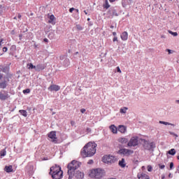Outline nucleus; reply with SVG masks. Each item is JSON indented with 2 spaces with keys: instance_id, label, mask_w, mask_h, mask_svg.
Listing matches in <instances>:
<instances>
[{
  "instance_id": "obj_20",
  "label": "nucleus",
  "mask_w": 179,
  "mask_h": 179,
  "mask_svg": "<svg viewBox=\"0 0 179 179\" xmlns=\"http://www.w3.org/2000/svg\"><path fill=\"white\" fill-rule=\"evenodd\" d=\"M6 86H8V82L6 80H3L2 82H0V88L5 89L6 88Z\"/></svg>"
},
{
  "instance_id": "obj_36",
  "label": "nucleus",
  "mask_w": 179,
  "mask_h": 179,
  "mask_svg": "<svg viewBox=\"0 0 179 179\" xmlns=\"http://www.w3.org/2000/svg\"><path fill=\"white\" fill-rule=\"evenodd\" d=\"M94 164V161L92 159L88 160L87 164L88 165H92Z\"/></svg>"
},
{
  "instance_id": "obj_48",
  "label": "nucleus",
  "mask_w": 179,
  "mask_h": 179,
  "mask_svg": "<svg viewBox=\"0 0 179 179\" xmlns=\"http://www.w3.org/2000/svg\"><path fill=\"white\" fill-rule=\"evenodd\" d=\"M43 41H44V42H45V43H48V39L47 38H45L43 39Z\"/></svg>"
},
{
  "instance_id": "obj_28",
  "label": "nucleus",
  "mask_w": 179,
  "mask_h": 179,
  "mask_svg": "<svg viewBox=\"0 0 179 179\" xmlns=\"http://www.w3.org/2000/svg\"><path fill=\"white\" fill-rule=\"evenodd\" d=\"M127 110H128V108L124 107L123 108L120 109V113L125 114V113H127Z\"/></svg>"
},
{
  "instance_id": "obj_5",
  "label": "nucleus",
  "mask_w": 179,
  "mask_h": 179,
  "mask_svg": "<svg viewBox=\"0 0 179 179\" xmlns=\"http://www.w3.org/2000/svg\"><path fill=\"white\" fill-rule=\"evenodd\" d=\"M142 138H140L137 136H132L129 142L127 143V146L129 148H135V146H138L139 143H141Z\"/></svg>"
},
{
  "instance_id": "obj_49",
  "label": "nucleus",
  "mask_w": 179,
  "mask_h": 179,
  "mask_svg": "<svg viewBox=\"0 0 179 179\" xmlns=\"http://www.w3.org/2000/svg\"><path fill=\"white\" fill-rule=\"evenodd\" d=\"M117 0H109L110 3H114L115 1H116Z\"/></svg>"
},
{
  "instance_id": "obj_22",
  "label": "nucleus",
  "mask_w": 179,
  "mask_h": 179,
  "mask_svg": "<svg viewBox=\"0 0 179 179\" xmlns=\"http://www.w3.org/2000/svg\"><path fill=\"white\" fill-rule=\"evenodd\" d=\"M90 178L96 179V169L90 171Z\"/></svg>"
},
{
  "instance_id": "obj_30",
  "label": "nucleus",
  "mask_w": 179,
  "mask_h": 179,
  "mask_svg": "<svg viewBox=\"0 0 179 179\" xmlns=\"http://www.w3.org/2000/svg\"><path fill=\"white\" fill-rule=\"evenodd\" d=\"M27 67H28L29 69H36V66H34L32 64V63H29V64H27Z\"/></svg>"
},
{
  "instance_id": "obj_17",
  "label": "nucleus",
  "mask_w": 179,
  "mask_h": 179,
  "mask_svg": "<svg viewBox=\"0 0 179 179\" xmlns=\"http://www.w3.org/2000/svg\"><path fill=\"white\" fill-rule=\"evenodd\" d=\"M109 129L111 131V132H113V134H117V128L114 124H111L109 127Z\"/></svg>"
},
{
  "instance_id": "obj_7",
  "label": "nucleus",
  "mask_w": 179,
  "mask_h": 179,
  "mask_svg": "<svg viewBox=\"0 0 179 179\" xmlns=\"http://www.w3.org/2000/svg\"><path fill=\"white\" fill-rule=\"evenodd\" d=\"M119 153L120 155H123L124 156H130V155H133L134 150L127 148H122L119 150Z\"/></svg>"
},
{
  "instance_id": "obj_60",
  "label": "nucleus",
  "mask_w": 179,
  "mask_h": 179,
  "mask_svg": "<svg viewBox=\"0 0 179 179\" xmlns=\"http://www.w3.org/2000/svg\"><path fill=\"white\" fill-rule=\"evenodd\" d=\"M108 179H116V178H108Z\"/></svg>"
},
{
  "instance_id": "obj_19",
  "label": "nucleus",
  "mask_w": 179,
  "mask_h": 179,
  "mask_svg": "<svg viewBox=\"0 0 179 179\" xmlns=\"http://www.w3.org/2000/svg\"><path fill=\"white\" fill-rule=\"evenodd\" d=\"M8 97H9V96L8 94H4L2 92H0V99L1 100L5 101V100L8 99Z\"/></svg>"
},
{
  "instance_id": "obj_45",
  "label": "nucleus",
  "mask_w": 179,
  "mask_h": 179,
  "mask_svg": "<svg viewBox=\"0 0 179 179\" xmlns=\"http://www.w3.org/2000/svg\"><path fill=\"white\" fill-rule=\"evenodd\" d=\"M85 111H86V110H85V108H83V109L80 110V112H81L82 113H85Z\"/></svg>"
},
{
  "instance_id": "obj_56",
  "label": "nucleus",
  "mask_w": 179,
  "mask_h": 179,
  "mask_svg": "<svg viewBox=\"0 0 179 179\" xmlns=\"http://www.w3.org/2000/svg\"><path fill=\"white\" fill-rule=\"evenodd\" d=\"M71 123L72 125H73L75 122L72 121Z\"/></svg>"
},
{
  "instance_id": "obj_21",
  "label": "nucleus",
  "mask_w": 179,
  "mask_h": 179,
  "mask_svg": "<svg viewBox=\"0 0 179 179\" xmlns=\"http://www.w3.org/2000/svg\"><path fill=\"white\" fill-rule=\"evenodd\" d=\"M43 69H45L44 64H37V66H36V71H40Z\"/></svg>"
},
{
  "instance_id": "obj_37",
  "label": "nucleus",
  "mask_w": 179,
  "mask_h": 179,
  "mask_svg": "<svg viewBox=\"0 0 179 179\" xmlns=\"http://www.w3.org/2000/svg\"><path fill=\"white\" fill-rule=\"evenodd\" d=\"M159 167L160 169H164L166 166L164 164H159Z\"/></svg>"
},
{
  "instance_id": "obj_4",
  "label": "nucleus",
  "mask_w": 179,
  "mask_h": 179,
  "mask_svg": "<svg viewBox=\"0 0 179 179\" xmlns=\"http://www.w3.org/2000/svg\"><path fill=\"white\" fill-rule=\"evenodd\" d=\"M117 162L116 157L110 155H106L102 157V162L107 165H112Z\"/></svg>"
},
{
  "instance_id": "obj_14",
  "label": "nucleus",
  "mask_w": 179,
  "mask_h": 179,
  "mask_svg": "<svg viewBox=\"0 0 179 179\" xmlns=\"http://www.w3.org/2000/svg\"><path fill=\"white\" fill-rule=\"evenodd\" d=\"M128 36H129L128 32L126 31H123L122 33V34L120 35V38H121L122 41H127Z\"/></svg>"
},
{
  "instance_id": "obj_11",
  "label": "nucleus",
  "mask_w": 179,
  "mask_h": 179,
  "mask_svg": "<svg viewBox=\"0 0 179 179\" xmlns=\"http://www.w3.org/2000/svg\"><path fill=\"white\" fill-rule=\"evenodd\" d=\"M76 177V178L77 179H83L85 174L84 173L80 171H77L76 173H73V177Z\"/></svg>"
},
{
  "instance_id": "obj_55",
  "label": "nucleus",
  "mask_w": 179,
  "mask_h": 179,
  "mask_svg": "<svg viewBox=\"0 0 179 179\" xmlns=\"http://www.w3.org/2000/svg\"><path fill=\"white\" fill-rule=\"evenodd\" d=\"M3 78L2 75H0V80H1Z\"/></svg>"
},
{
  "instance_id": "obj_51",
  "label": "nucleus",
  "mask_w": 179,
  "mask_h": 179,
  "mask_svg": "<svg viewBox=\"0 0 179 179\" xmlns=\"http://www.w3.org/2000/svg\"><path fill=\"white\" fill-rule=\"evenodd\" d=\"M17 17H18V19H20L22 17V15L19 13Z\"/></svg>"
},
{
  "instance_id": "obj_50",
  "label": "nucleus",
  "mask_w": 179,
  "mask_h": 179,
  "mask_svg": "<svg viewBox=\"0 0 179 179\" xmlns=\"http://www.w3.org/2000/svg\"><path fill=\"white\" fill-rule=\"evenodd\" d=\"M92 130L90 128H87V131L90 132Z\"/></svg>"
},
{
  "instance_id": "obj_34",
  "label": "nucleus",
  "mask_w": 179,
  "mask_h": 179,
  "mask_svg": "<svg viewBox=\"0 0 179 179\" xmlns=\"http://www.w3.org/2000/svg\"><path fill=\"white\" fill-rule=\"evenodd\" d=\"M159 123H160V124H165V125H173V124H171V123H169V122H164V121H159Z\"/></svg>"
},
{
  "instance_id": "obj_29",
  "label": "nucleus",
  "mask_w": 179,
  "mask_h": 179,
  "mask_svg": "<svg viewBox=\"0 0 179 179\" xmlns=\"http://www.w3.org/2000/svg\"><path fill=\"white\" fill-rule=\"evenodd\" d=\"M169 33L170 34H171L172 36H178V33H177V31H171V30H169Z\"/></svg>"
},
{
  "instance_id": "obj_33",
  "label": "nucleus",
  "mask_w": 179,
  "mask_h": 179,
  "mask_svg": "<svg viewBox=\"0 0 179 179\" xmlns=\"http://www.w3.org/2000/svg\"><path fill=\"white\" fill-rule=\"evenodd\" d=\"M147 169H148V172H152L153 168H152V166L151 165H148V166H147Z\"/></svg>"
},
{
  "instance_id": "obj_57",
  "label": "nucleus",
  "mask_w": 179,
  "mask_h": 179,
  "mask_svg": "<svg viewBox=\"0 0 179 179\" xmlns=\"http://www.w3.org/2000/svg\"><path fill=\"white\" fill-rule=\"evenodd\" d=\"M110 28H111V29H113V28H114V26L111 25V26H110Z\"/></svg>"
},
{
  "instance_id": "obj_24",
  "label": "nucleus",
  "mask_w": 179,
  "mask_h": 179,
  "mask_svg": "<svg viewBox=\"0 0 179 179\" xmlns=\"http://www.w3.org/2000/svg\"><path fill=\"white\" fill-rule=\"evenodd\" d=\"M118 142H119L120 143H122V144L127 143L128 139L126 138H120L118 139Z\"/></svg>"
},
{
  "instance_id": "obj_32",
  "label": "nucleus",
  "mask_w": 179,
  "mask_h": 179,
  "mask_svg": "<svg viewBox=\"0 0 179 179\" xmlns=\"http://www.w3.org/2000/svg\"><path fill=\"white\" fill-rule=\"evenodd\" d=\"M8 67H0V71H3V72H4V73H6V71H8Z\"/></svg>"
},
{
  "instance_id": "obj_31",
  "label": "nucleus",
  "mask_w": 179,
  "mask_h": 179,
  "mask_svg": "<svg viewBox=\"0 0 179 179\" xmlns=\"http://www.w3.org/2000/svg\"><path fill=\"white\" fill-rule=\"evenodd\" d=\"M55 19V17L54 15H51L50 16L49 23H52L54 21Z\"/></svg>"
},
{
  "instance_id": "obj_59",
  "label": "nucleus",
  "mask_w": 179,
  "mask_h": 179,
  "mask_svg": "<svg viewBox=\"0 0 179 179\" xmlns=\"http://www.w3.org/2000/svg\"><path fill=\"white\" fill-rule=\"evenodd\" d=\"M178 160H179V155L177 157Z\"/></svg>"
},
{
  "instance_id": "obj_42",
  "label": "nucleus",
  "mask_w": 179,
  "mask_h": 179,
  "mask_svg": "<svg viewBox=\"0 0 179 179\" xmlns=\"http://www.w3.org/2000/svg\"><path fill=\"white\" fill-rule=\"evenodd\" d=\"M3 52H8V48H7V47H3Z\"/></svg>"
},
{
  "instance_id": "obj_1",
  "label": "nucleus",
  "mask_w": 179,
  "mask_h": 179,
  "mask_svg": "<svg viewBox=\"0 0 179 179\" xmlns=\"http://www.w3.org/2000/svg\"><path fill=\"white\" fill-rule=\"evenodd\" d=\"M96 146L97 145L92 142H90L84 145V148H83L80 152L82 157L85 159V157H92V156H94V154L96 152Z\"/></svg>"
},
{
  "instance_id": "obj_47",
  "label": "nucleus",
  "mask_w": 179,
  "mask_h": 179,
  "mask_svg": "<svg viewBox=\"0 0 179 179\" xmlns=\"http://www.w3.org/2000/svg\"><path fill=\"white\" fill-rule=\"evenodd\" d=\"M113 36L114 37H115V36H117V33H116L115 31H113Z\"/></svg>"
},
{
  "instance_id": "obj_58",
  "label": "nucleus",
  "mask_w": 179,
  "mask_h": 179,
  "mask_svg": "<svg viewBox=\"0 0 179 179\" xmlns=\"http://www.w3.org/2000/svg\"><path fill=\"white\" fill-rule=\"evenodd\" d=\"M13 19L16 20H17V17H14Z\"/></svg>"
},
{
  "instance_id": "obj_12",
  "label": "nucleus",
  "mask_w": 179,
  "mask_h": 179,
  "mask_svg": "<svg viewBox=\"0 0 179 179\" xmlns=\"http://www.w3.org/2000/svg\"><path fill=\"white\" fill-rule=\"evenodd\" d=\"M48 136L52 139V142L54 143H57V137H56V132L55 131H51Z\"/></svg>"
},
{
  "instance_id": "obj_44",
  "label": "nucleus",
  "mask_w": 179,
  "mask_h": 179,
  "mask_svg": "<svg viewBox=\"0 0 179 179\" xmlns=\"http://www.w3.org/2000/svg\"><path fill=\"white\" fill-rule=\"evenodd\" d=\"M2 42H3V38L0 39V46H2Z\"/></svg>"
},
{
  "instance_id": "obj_52",
  "label": "nucleus",
  "mask_w": 179,
  "mask_h": 179,
  "mask_svg": "<svg viewBox=\"0 0 179 179\" xmlns=\"http://www.w3.org/2000/svg\"><path fill=\"white\" fill-rule=\"evenodd\" d=\"M161 38H166V36H165V35H162V36H161Z\"/></svg>"
},
{
  "instance_id": "obj_38",
  "label": "nucleus",
  "mask_w": 179,
  "mask_h": 179,
  "mask_svg": "<svg viewBox=\"0 0 179 179\" xmlns=\"http://www.w3.org/2000/svg\"><path fill=\"white\" fill-rule=\"evenodd\" d=\"M173 167H174V164H173V162H171V163H170V170H172V169H173Z\"/></svg>"
},
{
  "instance_id": "obj_6",
  "label": "nucleus",
  "mask_w": 179,
  "mask_h": 179,
  "mask_svg": "<svg viewBox=\"0 0 179 179\" xmlns=\"http://www.w3.org/2000/svg\"><path fill=\"white\" fill-rule=\"evenodd\" d=\"M141 142L143 143L144 149H145L146 150H151V149H155V148L156 147L154 142L150 143L145 139H142Z\"/></svg>"
},
{
  "instance_id": "obj_23",
  "label": "nucleus",
  "mask_w": 179,
  "mask_h": 179,
  "mask_svg": "<svg viewBox=\"0 0 179 179\" xmlns=\"http://www.w3.org/2000/svg\"><path fill=\"white\" fill-rule=\"evenodd\" d=\"M110 7V5L108 3V0H105L104 3L103 4V8L108 10Z\"/></svg>"
},
{
  "instance_id": "obj_15",
  "label": "nucleus",
  "mask_w": 179,
  "mask_h": 179,
  "mask_svg": "<svg viewBox=\"0 0 179 179\" xmlns=\"http://www.w3.org/2000/svg\"><path fill=\"white\" fill-rule=\"evenodd\" d=\"M4 171L7 173H13V166L12 165L6 166L4 168Z\"/></svg>"
},
{
  "instance_id": "obj_2",
  "label": "nucleus",
  "mask_w": 179,
  "mask_h": 179,
  "mask_svg": "<svg viewBox=\"0 0 179 179\" xmlns=\"http://www.w3.org/2000/svg\"><path fill=\"white\" fill-rule=\"evenodd\" d=\"M82 165L81 162L73 160L68 164V175L69 179H73L75 171L78 169Z\"/></svg>"
},
{
  "instance_id": "obj_13",
  "label": "nucleus",
  "mask_w": 179,
  "mask_h": 179,
  "mask_svg": "<svg viewBox=\"0 0 179 179\" xmlns=\"http://www.w3.org/2000/svg\"><path fill=\"white\" fill-rule=\"evenodd\" d=\"M138 179H150V176L145 173H138Z\"/></svg>"
},
{
  "instance_id": "obj_61",
  "label": "nucleus",
  "mask_w": 179,
  "mask_h": 179,
  "mask_svg": "<svg viewBox=\"0 0 179 179\" xmlns=\"http://www.w3.org/2000/svg\"><path fill=\"white\" fill-rule=\"evenodd\" d=\"M90 18H88L87 20L90 21Z\"/></svg>"
},
{
  "instance_id": "obj_63",
  "label": "nucleus",
  "mask_w": 179,
  "mask_h": 179,
  "mask_svg": "<svg viewBox=\"0 0 179 179\" xmlns=\"http://www.w3.org/2000/svg\"><path fill=\"white\" fill-rule=\"evenodd\" d=\"M178 102H179V101H178Z\"/></svg>"
},
{
  "instance_id": "obj_46",
  "label": "nucleus",
  "mask_w": 179,
  "mask_h": 179,
  "mask_svg": "<svg viewBox=\"0 0 179 179\" xmlns=\"http://www.w3.org/2000/svg\"><path fill=\"white\" fill-rule=\"evenodd\" d=\"M166 51L169 52V54H171L172 53L171 49H166Z\"/></svg>"
},
{
  "instance_id": "obj_27",
  "label": "nucleus",
  "mask_w": 179,
  "mask_h": 179,
  "mask_svg": "<svg viewBox=\"0 0 179 179\" xmlns=\"http://www.w3.org/2000/svg\"><path fill=\"white\" fill-rule=\"evenodd\" d=\"M19 113L23 115L24 117H27V112L24 110H20Z\"/></svg>"
},
{
  "instance_id": "obj_16",
  "label": "nucleus",
  "mask_w": 179,
  "mask_h": 179,
  "mask_svg": "<svg viewBox=\"0 0 179 179\" xmlns=\"http://www.w3.org/2000/svg\"><path fill=\"white\" fill-rule=\"evenodd\" d=\"M118 165L122 169L126 167V162L124 158H122L121 160L119 161Z\"/></svg>"
},
{
  "instance_id": "obj_25",
  "label": "nucleus",
  "mask_w": 179,
  "mask_h": 179,
  "mask_svg": "<svg viewBox=\"0 0 179 179\" xmlns=\"http://www.w3.org/2000/svg\"><path fill=\"white\" fill-rule=\"evenodd\" d=\"M169 155H171V156H175L176 151L175 148H172L170 150L168 151Z\"/></svg>"
},
{
  "instance_id": "obj_41",
  "label": "nucleus",
  "mask_w": 179,
  "mask_h": 179,
  "mask_svg": "<svg viewBox=\"0 0 179 179\" xmlns=\"http://www.w3.org/2000/svg\"><path fill=\"white\" fill-rule=\"evenodd\" d=\"M116 69H117V73H122V71H121V69H120V68L119 66H117V67L116 68Z\"/></svg>"
},
{
  "instance_id": "obj_62",
  "label": "nucleus",
  "mask_w": 179,
  "mask_h": 179,
  "mask_svg": "<svg viewBox=\"0 0 179 179\" xmlns=\"http://www.w3.org/2000/svg\"><path fill=\"white\" fill-rule=\"evenodd\" d=\"M66 62H69V60H66Z\"/></svg>"
},
{
  "instance_id": "obj_8",
  "label": "nucleus",
  "mask_w": 179,
  "mask_h": 179,
  "mask_svg": "<svg viewBox=\"0 0 179 179\" xmlns=\"http://www.w3.org/2000/svg\"><path fill=\"white\" fill-rule=\"evenodd\" d=\"M96 179H100L103 177V173L101 169H95Z\"/></svg>"
},
{
  "instance_id": "obj_35",
  "label": "nucleus",
  "mask_w": 179,
  "mask_h": 179,
  "mask_svg": "<svg viewBox=\"0 0 179 179\" xmlns=\"http://www.w3.org/2000/svg\"><path fill=\"white\" fill-rule=\"evenodd\" d=\"M76 27L79 31H82L83 29V27L80 24H77Z\"/></svg>"
},
{
  "instance_id": "obj_53",
  "label": "nucleus",
  "mask_w": 179,
  "mask_h": 179,
  "mask_svg": "<svg viewBox=\"0 0 179 179\" xmlns=\"http://www.w3.org/2000/svg\"><path fill=\"white\" fill-rule=\"evenodd\" d=\"M75 10L76 11V13H77L78 14L79 13V10H78V9L75 8Z\"/></svg>"
},
{
  "instance_id": "obj_10",
  "label": "nucleus",
  "mask_w": 179,
  "mask_h": 179,
  "mask_svg": "<svg viewBox=\"0 0 179 179\" xmlns=\"http://www.w3.org/2000/svg\"><path fill=\"white\" fill-rule=\"evenodd\" d=\"M60 89L61 87L57 85H52L48 88V90L50 92H58Z\"/></svg>"
},
{
  "instance_id": "obj_39",
  "label": "nucleus",
  "mask_w": 179,
  "mask_h": 179,
  "mask_svg": "<svg viewBox=\"0 0 179 179\" xmlns=\"http://www.w3.org/2000/svg\"><path fill=\"white\" fill-rule=\"evenodd\" d=\"M116 41H118V38L117 36H114L113 38V42H116Z\"/></svg>"
},
{
  "instance_id": "obj_18",
  "label": "nucleus",
  "mask_w": 179,
  "mask_h": 179,
  "mask_svg": "<svg viewBox=\"0 0 179 179\" xmlns=\"http://www.w3.org/2000/svg\"><path fill=\"white\" fill-rule=\"evenodd\" d=\"M118 131L122 134H124L127 131V127L124 125H120L118 127Z\"/></svg>"
},
{
  "instance_id": "obj_43",
  "label": "nucleus",
  "mask_w": 179,
  "mask_h": 179,
  "mask_svg": "<svg viewBox=\"0 0 179 179\" xmlns=\"http://www.w3.org/2000/svg\"><path fill=\"white\" fill-rule=\"evenodd\" d=\"M75 10H76V8H71L69 9V12H70L71 13H72L73 11Z\"/></svg>"
},
{
  "instance_id": "obj_9",
  "label": "nucleus",
  "mask_w": 179,
  "mask_h": 179,
  "mask_svg": "<svg viewBox=\"0 0 179 179\" xmlns=\"http://www.w3.org/2000/svg\"><path fill=\"white\" fill-rule=\"evenodd\" d=\"M107 15H108V18H113L114 16H118V13L115 10H108L107 12Z\"/></svg>"
},
{
  "instance_id": "obj_54",
  "label": "nucleus",
  "mask_w": 179,
  "mask_h": 179,
  "mask_svg": "<svg viewBox=\"0 0 179 179\" xmlns=\"http://www.w3.org/2000/svg\"><path fill=\"white\" fill-rule=\"evenodd\" d=\"M84 13H85V15H87V12L86 10H84Z\"/></svg>"
},
{
  "instance_id": "obj_40",
  "label": "nucleus",
  "mask_w": 179,
  "mask_h": 179,
  "mask_svg": "<svg viewBox=\"0 0 179 179\" xmlns=\"http://www.w3.org/2000/svg\"><path fill=\"white\" fill-rule=\"evenodd\" d=\"M29 92H30V90L29 89H27V90H23V93L24 94H25V93L29 94Z\"/></svg>"
},
{
  "instance_id": "obj_3",
  "label": "nucleus",
  "mask_w": 179,
  "mask_h": 179,
  "mask_svg": "<svg viewBox=\"0 0 179 179\" xmlns=\"http://www.w3.org/2000/svg\"><path fill=\"white\" fill-rule=\"evenodd\" d=\"M50 174L52 175V179H62L63 177V171L59 166H52Z\"/></svg>"
},
{
  "instance_id": "obj_26",
  "label": "nucleus",
  "mask_w": 179,
  "mask_h": 179,
  "mask_svg": "<svg viewBox=\"0 0 179 179\" xmlns=\"http://www.w3.org/2000/svg\"><path fill=\"white\" fill-rule=\"evenodd\" d=\"M0 156L1 157H3L4 156H6V148L1 150L0 151Z\"/></svg>"
}]
</instances>
